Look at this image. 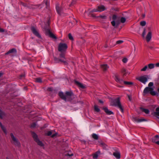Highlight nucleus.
<instances>
[{
  "label": "nucleus",
  "instance_id": "f257e3e1",
  "mask_svg": "<svg viewBox=\"0 0 159 159\" xmlns=\"http://www.w3.org/2000/svg\"><path fill=\"white\" fill-rule=\"evenodd\" d=\"M59 95L62 99L66 101H71L74 97L73 93L71 92H66L65 95H64L63 92H60Z\"/></svg>",
  "mask_w": 159,
  "mask_h": 159
},
{
  "label": "nucleus",
  "instance_id": "f03ea898",
  "mask_svg": "<svg viewBox=\"0 0 159 159\" xmlns=\"http://www.w3.org/2000/svg\"><path fill=\"white\" fill-rule=\"evenodd\" d=\"M153 85V82H150L148 84V87H147L144 89L143 90V93L144 94H146L148 92H150L151 94L152 95H155L157 93L153 91V89L151 87Z\"/></svg>",
  "mask_w": 159,
  "mask_h": 159
},
{
  "label": "nucleus",
  "instance_id": "7ed1b4c3",
  "mask_svg": "<svg viewBox=\"0 0 159 159\" xmlns=\"http://www.w3.org/2000/svg\"><path fill=\"white\" fill-rule=\"evenodd\" d=\"M111 104L119 108L122 112H123V109L121 104L120 99L119 98H117L113 101L111 102Z\"/></svg>",
  "mask_w": 159,
  "mask_h": 159
},
{
  "label": "nucleus",
  "instance_id": "20e7f679",
  "mask_svg": "<svg viewBox=\"0 0 159 159\" xmlns=\"http://www.w3.org/2000/svg\"><path fill=\"white\" fill-rule=\"evenodd\" d=\"M115 79L116 82L121 84L124 83L125 84L127 85L133 84V83L132 82L124 81L123 79L120 78L118 75H116L115 76Z\"/></svg>",
  "mask_w": 159,
  "mask_h": 159
},
{
  "label": "nucleus",
  "instance_id": "39448f33",
  "mask_svg": "<svg viewBox=\"0 0 159 159\" xmlns=\"http://www.w3.org/2000/svg\"><path fill=\"white\" fill-rule=\"evenodd\" d=\"M113 20L111 22L112 25L114 26H117L120 23V21L118 20L117 16L115 15H113L112 16Z\"/></svg>",
  "mask_w": 159,
  "mask_h": 159
},
{
  "label": "nucleus",
  "instance_id": "423d86ee",
  "mask_svg": "<svg viewBox=\"0 0 159 159\" xmlns=\"http://www.w3.org/2000/svg\"><path fill=\"white\" fill-rule=\"evenodd\" d=\"M32 134L34 140L39 145L41 146H43V143L42 142L39 140L38 138L37 135L34 132H32Z\"/></svg>",
  "mask_w": 159,
  "mask_h": 159
},
{
  "label": "nucleus",
  "instance_id": "0eeeda50",
  "mask_svg": "<svg viewBox=\"0 0 159 159\" xmlns=\"http://www.w3.org/2000/svg\"><path fill=\"white\" fill-rule=\"evenodd\" d=\"M148 75H144L137 78V79L142 83L145 84L148 81Z\"/></svg>",
  "mask_w": 159,
  "mask_h": 159
},
{
  "label": "nucleus",
  "instance_id": "6e6552de",
  "mask_svg": "<svg viewBox=\"0 0 159 159\" xmlns=\"http://www.w3.org/2000/svg\"><path fill=\"white\" fill-rule=\"evenodd\" d=\"M67 46L65 43H60L58 46V50L62 52L65 51L67 48Z\"/></svg>",
  "mask_w": 159,
  "mask_h": 159
},
{
  "label": "nucleus",
  "instance_id": "1a4fd4ad",
  "mask_svg": "<svg viewBox=\"0 0 159 159\" xmlns=\"http://www.w3.org/2000/svg\"><path fill=\"white\" fill-rule=\"evenodd\" d=\"M105 10V7L102 5H100L98 6L97 8L92 10L91 11L92 12H102Z\"/></svg>",
  "mask_w": 159,
  "mask_h": 159
},
{
  "label": "nucleus",
  "instance_id": "9d476101",
  "mask_svg": "<svg viewBox=\"0 0 159 159\" xmlns=\"http://www.w3.org/2000/svg\"><path fill=\"white\" fill-rule=\"evenodd\" d=\"M44 30L45 33L47 35L49 36L50 37L55 39H56L57 38L55 35L53 34L50 31L48 28H44Z\"/></svg>",
  "mask_w": 159,
  "mask_h": 159
},
{
  "label": "nucleus",
  "instance_id": "9b49d317",
  "mask_svg": "<svg viewBox=\"0 0 159 159\" xmlns=\"http://www.w3.org/2000/svg\"><path fill=\"white\" fill-rule=\"evenodd\" d=\"M11 136L13 141V143L16 146L20 147V144L18 140L12 134H11Z\"/></svg>",
  "mask_w": 159,
  "mask_h": 159
},
{
  "label": "nucleus",
  "instance_id": "f8f14e48",
  "mask_svg": "<svg viewBox=\"0 0 159 159\" xmlns=\"http://www.w3.org/2000/svg\"><path fill=\"white\" fill-rule=\"evenodd\" d=\"M31 30L33 33L36 36L39 38H41V37L40 35L39 34L38 31L34 27H32L31 28Z\"/></svg>",
  "mask_w": 159,
  "mask_h": 159
},
{
  "label": "nucleus",
  "instance_id": "ddd939ff",
  "mask_svg": "<svg viewBox=\"0 0 159 159\" xmlns=\"http://www.w3.org/2000/svg\"><path fill=\"white\" fill-rule=\"evenodd\" d=\"M152 32L151 31H149L148 32L146 36V39L147 42H149L152 38Z\"/></svg>",
  "mask_w": 159,
  "mask_h": 159
},
{
  "label": "nucleus",
  "instance_id": "4468645a",
  "mask_svg": "<svg viewBox=\"0 0 159 159\" xmlns=\"http://www.w3.org/2000/svg\"><path fill=\"white\" fill-rule=\"evenodd\" d=\"M56 9L57 13L59 15H61L63 11V9L61 7H59L57 5L56 6Z\"/></svg>",
  "mask_w": 159,
  "mask_h": 159
},
{
  "label": "nucleus",
  "instance_id": "2eb2a0df",
  "mask_svg": "<svg viewBox=\"0 0 159 159\" xmlns=\"http://www.w3.org/2000/svg\"><path fill=\"white\" fill-rule=\"evenodd\" d=\"M75 84H76L80 88L84 89L85 88V85L77 81H75Z\"/></svg>",
  "mask_w": 159,
  "mask_h": 159
},
{
  "label": "nucleus",
  "instance_id": "dca6fc26",
  "mask_svg": "<svg viewBox=\"0 0 159 159\" xmlns=\"http://www.w3.org/2000/svg\"><path fill=\"white\" fill-rule=\"evenodd\" d=\"M159 140V136L158 135H156L153 137L152 139V141L153 142L156 143V144Z\"/></svg>",
  "mask_w": 159,
  "mask_h": 159
},
{
  "label": "nucleus",
  "instance_id": "f3484780",
  "mask_svg": "<svg viewBox=\"0 0 159 159\" xmlns=\"http://www.w3.org/2000/svg\"><path fill=\"white\" fill-rule=\"evenodd\" d=\"M60 57L61 58H64V59L62 60L61 59H60V61L61 62L65 64H67V62L66 61V60L65 58L64 57V55L63 54H61L60 55Z\"/></svg>",
  "mask_w": 159,
  "mask_h": 159
},
{
  "label": "nucleus",
  "instance_id": "a211bd4d",
  "mask_svg": "<svg viewBox=\"0 0 159 159\" xmlns=\"http://www.w3.org/2000/svg\"><path fill=\"white\" fill-rule=\"evenodd\" d=\"M53 132V131H48L46 133V135L48 136L52 135V137H53L54 136H56L57 135V134L56 133L55 134H52Z\"/></svg>",
  "mask_w": 159,
  "mask_h": 159
},
{
  "label": "nucleus",
  "instance_id": "6ab92c4d",
  "mask_svg": "<svg viewBox=\"0 0 159 159\" xmlns=\"http://www.w3.org/2000/svg\"><path fill=\"white\" fill-rule=\"evenodd\" d=\"M103 109L106 113L108 115H110L113 114V112L109 110L107 108H104Z\"/></svg>",
  "mask_w": 159,
  "mask_h": 159
},
{
  "label": "nucleus",
  "instance_id": "aec40b11",
  "mask_svg": "<svg viewBox=\"0 0 159 159\" xmlns=\"http://www.w3.org/2000/svg\"><path fill=\"white\" fill-rule=\"evenodd\" d=\"M113 155L118 159H119L120 158V154L119 152H115L113 154Z\"/></svg>",
  "mask_w": 159,
  "mask_h": 159
},
{
  "label": "nucleus",
  "instance_id": "412c9836",
  "mask_svg": "<svg viewBox=\"0 0 159 159\" xmlns=\"http://www.w3.org/2000/svg\"><path fill=\"white\" fill-rule=\"evenodd\" d=\"M100 153V152L99 151L95 153L93 155V158H96L98 157V156Z\"/></svg>",
  "mask_w": 159,
  "mask_h": 159
},
{
  "label": "nucleus",
  "instance_id": "4be33fe9",
  "mask_svg": "<svg viewBox=\"0 0 159 159\" xmlns=\"http://www.w3.org/2000/svg\"><path fill=\"white\" fill-rule=\"evenodd\" d=\"M0 126L4 133L6 134L7 133V130L6 128L3 126L2 123L0 122Z\"/></svg>",
  "mask_w": 159,
  "mask_h": 159
},
{
  "label": "nucleus",
  "instance_id": "5701e85b",
  "mask_svg": "<svg viewBox=\"0 0 159 159\" xmlns=\"http://www.w3.org/2000/svg\"><path fill=\"white\" fill-rule=\"evenodd\" d=\"M16 52V50L15 49H12L8 51V52L6 53V54H8L9 53H15Z\"/></svg>",
  "mask_w": 159,
  "mask_h": 159
},
{
  "label": "nucleus",
  "instance_id": "b1692460",
  "mask_svg": "<svg viewBox=\"0 0 159 159\" xmlns=\"http://www.w3.org/2000/svg\"><path fill=\"white\" fill-rule=\"evenodd\" d=\"M101 67L102 68L105 70H106L108 68V67L106 64H103L102 65Z\"/></svg>",
  "mask_w": 159,
  "mask_h": 159
},
{
  "label": "nucleus",
  "instance_id": "393cba45",
  "mask_svg": "<svg viewBox=\"0 0 159 159\" xmlns=\"http://www.w3.org/2000/svg\"><path fill=\"white\" fill-rule=\"evenodd\" d=\"M141 110L142 111L144 112L146 114H148L149 112V111L148 109L141 108Z\"/></svg>",
  "mask_w": 159,
  "mask_h": 159
},
{
  "label": "nucleus",
  "instance_id": "a878e982",
  "mask_svg": "<svg viewBox=\"0 0 159 159\" xmlns=\"http://www.w3.org/2000/svg\"><path fill=\"white\" fill-rule=\"evenodd\" d=\"M43 3L45 5L46 7L47 8L49 6V2L48 0H44Z\"/></svg>",
  "mask_w": 159,
  "mask_h": 159
},
{
  "label": "nucleus",
  "instance_id": "bb28decb",
  "mask_svg": "<svg viewBox=\"0 0 159 159\" xmlns=\"http://www.w3.org/2000/svg\"><path fill=\"white\" fill-rule=\"evenodd\" d=\"M155 115L159 116V107H157L156 109V112H154Z\"/></svg>",
  "mask_w": 159,
  "mask_h": 159
},
{
  "label": "nucleus",
  "instance_id": "cd10ccee",
  "mask_svg": "<svg viewBox=\"0 0 159 159\" xmlns=\"http://www.w3.org/2000/svg\"><path fill=\"white\" fill-rule=\"evenodd\" d=\"M94 110L95 111L98 112L100 111V109L98 107L97 105H95L94 106Z\"/></svg>",
  "mask_w": 159,
  "mask_h": 159
},
{
  "label": "nucleus",
  "instance_id": "c85d7f7f",
  "mask_svg": "<svg viewBox=\"0 0 159 159\" xmlns=\"http://www.w3.org/2000/svg\"><path fill=\"white\" fill-rule=\"evenodd\" d=\"M93 138L95 139H98V136L97 135L95 134H92Z\"/></svg>",
  "mask_w": 159,
  "mask_h": 159
},
{
  "label": "nucleus",
  "instance_id": "c756f323",
  "mask_svg": "<svg viewBox=\"0 0 159 159\" xmlns=\"http://www.w3.org/2000/svg\"><path fill=\"white\" fill-rule=\"evenodd\" d=\"M148 67L149 69H152L154 68V65L153 64H150L148 65Z\"/></svg>",
  "mask_w": 159,
  "mask_h": 159
},
{
  "label": "nucleus",
  "instance_id": "7c9ffc66",
  "mask_svg": "<svg viewBox=\"0 0 159 159\" xmlns=\"http://www.w3.org/2000/svg\"><path fill=\"white\" fill-rule=\"evenodd\" d=\"M35 81L36 82L38 83H41L42 81V79L40 78H38L36 79Z\"/></svg>",
  "mask_w": 159,
  "mask_h": 159
},
{
  "label": "nucleus",
  "instance_id": "2f4dec72",
  "mask_svg": "<svg viewBox=\"0 0 159 159\" xmlns=\"http://www.w3.org/2000/svg\"><path fill=\"white\" fill-rule=\"evenodd\" d=\"M126 19L124 17H122L120 19V21L122 23H124Z\"/></svg>",
  "mask_w": 159,
  "mask_h": 159
},
{
  "label": "nucleus",
  "instance_id": "473e14b6",
  "mask_svg": "<svg viewBox=\"0 0 159 159\" xmlns=\"http://www.w3.org/2000/svg\"><path fill=\"white\" fill-rule=\"evenodd\" d=\"M4 115V113L0 110V117L2 118Z\"/></svg>",
  "mask_w": 159,
  "mask_h": 159
},
{
  "label": "nucleus",
  "instance_id": "72a5a7b5",
  "mask_svg": "<svg viewBox=\"0 0 159 159\" xmlns=\"http://www.w3.org/2000/svg\"><path fill=\"white\" fill-rule=\"evenodd\" d=\"M140 25L142 26H144L146 24V22L144 21H141L140 23Z\"/></svg>",
  "mask_w": 159,
  "mask_h": 159
},
{
  "label": "nucleus",
  "instance_id": "f704fd0d",
  "mask_svg": "<svg viewBox=\"0 0 159 159\" xmlns=\"http://www.w3.org/2000/svg\"><path fill=\"white\" fill-rule=\"evenodd\" d=\"M68 37L69 39L71 40H73V38L71 34H68Z\"/></svg>",
  "mask_w": 159,
  "mask_h": 159
},
{
  "label": "nucleus",
  "instance_id": "c9c22d12",
  "mask_svg": "<svg viewBox=\"0 0 159 159\" xmlns=\"http://www.w3.org/2000/svg\"><path fill=\"white\" fill-rule=\"evenodd\" d=\"M122 72L124 75H126L127 73L126 72V70L125 69H122Z\"/></svg>",
  "mask_w": 159,
  "mask_h": 159
},
{
  "label": "nucleus",
  "instance_id": "e433bc0d",
  "mask_svg": "<svg viewBox=\"0 0 159 159\" xmlns=\"http://www.w3.org/2000/svg\"><path fill=\"white\" fill-rule=\"evenodd\" d=\"M146 34V30L145 29L143 31V34H142V36L143 38L145 37V35Z\"/></svg>",
  "mask_w": 159,
  "mask_h": 159
},
{
  "label": "nucleus",
  "instance_id": "4c0bfd02",
  "mask_svg": "<svg viewBox=\"0 0 159 159\" xmlns=\"http://www.w3.org/2000/svg\"><path fill=\"white\" fill-rule=\"evenodd\" d=\"M145 120L143 118H140V119H138L137 121L138 122H141L142 121H145Z\"/></svg>",
  "mask_w": 159,
  "mask_h": 159
},
{
  "label": "nucleus",
  "instance_id": "58836bf2",
  "mask_svg": "<svg viewBox=\"0 0 159 159\" xmlns=\"http://www.w3.org/2000/svg\"><path fill=\"white\" fill-rule=\"evenodd\" d=\"M148 68V66H145L143 68L141 69V71H145Z\"/></svg>",
  "mask_w": 159,
  "mask_h": 159
},
{
  "label": "nucleus",
  "instance_id": "ea45409f",
  "mask_svg": "<svg viewBox=\"0 0 159 159\" xmlns=\"http://www.w3.org/2000/svg\"><path fill=\"white\" fill-rule=\"evenodd\" d=\"M128 59L126 58H124L122 59V61L124 63H126Z\"/></svg>",
  "mask_w": 159,
  "mask_h": 159
},
{
  "label": "nucleus",
  "instance_id": "a19ab883",
  "mask_svg": "<svg viewBox=\"0 0 159 159\" xmlns=\"http://www.w3.org/2000/svg\"><path fill=\"white\" fill-rule=\"evenodd\" d=\"M99 17L101 18H106V16H102V15H100L98 16Z\"/></svg>",
  "mask_w": 159,
  "mask_h": 159
},
{
  "label": "nucleus",
  "instance_id": "79ce46f5",
  "mask_svg": "<svg viewBox=\"0 0 159 159\" xmlns=\"http://www.w3.org/2000/svg\"><path fill=\"white\" fill-rule=\"evenodd\" d=\"M123 42V41L122 40H119L116 42V43L117 44H120Z\"/></svg>",
  "mask_w": 159,
  "mask_h": 159
},
{
  "label": "nucleus",
  "instance_id": "37998d69",
  "mask_svg": "<svg viewBox=\"0 0 159 159\" xmlns=\"http://www.w3.org/2000/svg\"><path fill=\"white\" fill-rule=\"evenodd\" d=\"M36 124L35 123H34L31 125V127H35L36 126Z\"/></svg>",
  "mask_w": 159,
  "mask_h": 159
},
{
  "label": "nucleus",
  "instance_id": "c03bdc74",
  "mask_svg": "<svg viewBox=\"0 0 159 159\" xmlns=\"http://www.w3.org/2000/svg\"><path fill=\"white\" fill-rule=\"evenodd\" d=\"M4 31V30L3 29L0 28V32H3Z\"/></svg>",
  "mask_w": 159,
  "mask_h": 159
},
{
  "label": "nucleus",
  "instance_id": "a18cd8bd",
  "mask_svg": "<svg viewBox=\"0 0 159 159\" xmlns=\"http://www.w3.org/2000/svg\"><path fill=\"white\" fill-rule=\"evenodd\" d=\"M155 65L157 67H159V63H156Z\"/></svg>",
  "mask_w": 159,
  "mask_h": 159
},
{
  "label": "nucleus",
  "instance_id": "49530a36",
  "mask_svg": "<svg viewBox=\"0 0 159 159\" xmlns=\"http://www.w3.org/2000/svg\"><path fill=\"white\" fill-rule=\"evenodd\" d=\"M99 102L101 103H103V102L102 101L100 100H99Z\"/></svg>",
  "mask_w": 159,
  "mask_h": 159
},
{
  "label": "nucleus",
  "instance_id": "de8ad7c7",
  "mask_svg": "<svg viewBox=\"0 0 159 159\" xmlns=\"http://www.w3.org/2000/svg\"><path fill=\"white\" fill-rule=\"evenodd\" d=\"M130 100H131V97L129 96H128Z\"/></svg>",
  "mask_w": 159,
  "mask_h": 159
},
{
  "label": "nucleus",
  "instance_id": "09e8293b",
  "mask_svg": "<svg viewBox=\"0 0 159 159\" xmlns=\"http://www.w3.org/2000/svg\"><path fill=\"white\" fill-rule=\"evenodd\" d=\"M157 144L159 145V140H158V141H157Z\"/></svg>",
  "mask_w": 159,
  "mask_h": 159
},
{
  "label": "nucleus",
  "instance_id": "8fccbe9b",
  "mask_svg": "<svg viewBox=\"0 0 159 159\" xmlns=\"http://www.w3.org/2000/svg\"><path fill=\"white\" fill-rule=\"evenodd\" d=\"M48 89H49V90L50 91L52 90V89L51 88H49Z\"/></svg>",
  "mask_w": 159,
  "mask_h": 159
},
{
  "label": "nucleus",
  "instance_id": "3c124183",
  "mask_svg": "<svg viewBox=\"0 0 159 159\" xmlns=\"http://www.w3.org/2000/svg\"><path fill=\"white\" fill-rule=\"evenodd\" d=\"M2 75V74L1 73H0V77Z\"/></svg>",
  "mask_w": 159,
  "mask_h": 159
},
{
  "label": "nucleus",
  "instance_id": "603ef678",
  "mask_svg": "<svg viewBox=\"0 0 159 159\" xmlns=\"http://www.w3.org/2000/svg\"><path fill=\"white\" fill-rule=\"evenodd\" d=\"M157 118V119H158V121H159V117H158Z\"/></svg>",
  "mask_w": 159,
  "mask_h": 159
},
{
  "label": "nucleus",
  "instance_id": "864d4df0",
  "mask_svg": "<svg viewBox=\"0 0 159 159\" xmlns=\"http://www.w3.org/2000/svg\"><path fill=\"white\" fill-rule=\"evenodd\" d=\"M73 154H71V155H69V156H73Z\"/></svg>",
  "mask_w": 159,
  "mask_h": 159
},
{
  "label": "nucleus",
  "instance_id": "5fc2aeb1",
  "mask_svg": "<svg viewBox=\"0 0 159 159\" xmlns=\"http://www.w3.org/2000/svg\"><path fill=\"white\" fill-rule=\"evenodd\" d=\"M158 91L159 92V88L158 89Z\"/></svg>",
  "mask_w": 159,
  "mask_h": 159
}]
</instances>
